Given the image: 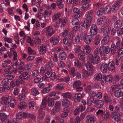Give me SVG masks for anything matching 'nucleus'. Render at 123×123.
Wrapping results in <instances>:
<instances>
[{
	"label": "nucleus",
	"mask_w": 123,
	"mask_h": 123,
	"mask_svg": "<svg viewBox=\"0 0 123 123\" xmlns=\"http://www.w3.org/2000/svg\"><path fill=\"white\" fill-rule=\"evenodd\" d=\"M87 59L89 63L97 64L100 61V58L98 55L93 56L91 54L88 55Z\"/></svg>",
	"instance_id": "nucleus-1"
},
{
	"label": "nucleus",
	"mask_w": 123,
	"mask_h": 123,
	"mask_svg": "<svg viewBox=\"0 0 123 123\" xmlns=\"http://www.w3.org/2000/svg\"><path fill=\"white\" fill-rule=\"evenodd\" d=\"M111 11V6H108L105 8L102 7L100 8L97 12V14L98 16H100L104 14H106L109 13Z\"/></svg>",
	"instance_id": "nucleus-2"
},
{
	"label": "nucleus",
	"mask_w": 123,
	"mask_h": 123,
	"mask_svg": "<svg viewBox=\"0 0 123 123\" xmlns=\"http://www.w3.org/2000/svg\"><path fill=\"white\" fill-rule=\"evenodd\" d=\"M101 51L100 54L102 56H105L106 54H108L110 52V48L109 46L105 47L101 46L100 47Z\"/></svg>",
	"instance_id": "nucleus-3"
},
{
	"label": "nucleus",
	"mask_w": 123,
	"mask_h": 123,
	"mask_svg": "<svg viewBox=\"0 0 123 123\" xmlns=\"http://www.w3.org/2000/svg\"><path fill=\"white\" fill-rule=\"evenodd\" d=\"M107 82L113 83L112 81V77L111 75H109L105 76L103 75V77L102 79L101 82V83L102 85L103 86Z\"/></svg>",
	"instance_id": "nucleus-4"
},
{
	"label": "nucleus",
	"mask_w": 123,
	"mask_h": 123,
	"mask_svg": "<svg viewBox=\"0 0 123 123\" xmlns=\"http://www.w3.org/2000/svg\"><path fill=\"white\" fill-rule=\"evenodd\" d=\"M44 32L46 33V35L49 36H51L55 32L52 27L48 26L46 27L44 30Z\"/></svg>",
	"instance_id": "nucleus-5"
},
{
	"label": "nucleus",
	"mask_w": 123,
	"mask_h": 123,
	"mask_svg": "<svg viewBox=\"0 0 123 123\" xmlns=\"http://www.w3.org/2000/svg\"><path fill=\"white\" fill-rule=\"evenodd\" d=\"M19 80L21 81V83L23 84L24 82L23 79L27 80L30 78V75L27 72H23L19 76Z\"/></svg>",
	"instance_id": "nucleus-6"
},
{
	"label": "nucleus",
	"mask_w": 123,
	"mask_h": 123,
	"mask_svg": "<svg viewBox=\"0 0 123 123\" xmlns=\"http://www.w3.org/2000/svg\"><path fill=\"white\" fill-rule=\"evenodd\" d=\"M92 20V17L91 16H87L83 23L84 26L85 28L87 29L90 26Z\"/></svg>",
	"instance_id": "nucleus-7"
},
{
	"label": "nucleus",
	"mask_w": 123,
	"mask_h": 123,
	"mask_svg": "<svg viewBox=\"0 0 123 123\" xmlns=\"http://www.w3.org/2000/svg\"><path fill=\"white\" fill-rule=\"evenodd\" d=\"M81 13L76 15H74L73 17L74 19L72 21V24L73 25H78L79 24V22L78 18L81 16Z\"/></svg>",
	"instance_id": "nucleus-8"
},
{
	"label": "nucleus",
	"mask_w": 123,
	"mask_h": 123,
	"mask_svg": "<svg viewBox=\"0 0 123 123\" xmlns=\"http://www.w3.org/2000/svg\"><path fill=\"white\" fill-rule=\"evenodd\" d=\"M93 103L95 104V107L97 108L102 107L104 105V102L101 100H98L97 99H94Z\"/></svg>",
	"instance_id": "nucleus-9"
},
{
	"label": "nucleus",
	"mask_w": 123,
	"mask_h": 123,
	"mask_svg": "<svg viewBox=\"0 0 123 123\" xmlns=\"http://www.w3.org/2000/svg\"><path fill=\"white\" fill-rule=\"evenodd\" d=\"M12 100V98L11 96H8V98L3 97L1 99V102L3 104L7 105Z\"/></svg>",
	"instance_id": "nucleus-10"
},
{
	"label": "nucleus",
	"mask_w": 123,
	"mask_h": 123,
	"mask_svg": "<svg viewBox=\"0 0 123 123\" xmlns=\"http://www.w3.org/2000/svg\"><path fill=\"white\" fill-rule=\"evenodd\" d=\"M9 80L7 78L4 79L2 82L1 84L3 86L5 87V88H6L7 90H9L10 88L9 86V84L8 83Z\"/></svg>",
	"instance_id": "nucleus-11"
},
{
	"label": "nucleus",
	"mask_w": 123,
	"mask_h": 123,
	"mask_svg": "<svg viewBox=\"0 0 123 123\" xmlns=\"http://www.w3.org/2000/svg\"><path fill=\"white\" fill-rule=\"evenodd\" d=\"M60 39V37L59 36L53 37L50 38V42H53V44L56 45H57L59 43Z\"/></svg>",
	"instance_id": "nucleus-12"
},
{
	"label": "nucleus",
	"mask_w": 123,
	"mask_h": 123,
	"mask_svg": "<svg viewBox=\"0 0 123 123\" xmlns=\"http://www.w3.org/2000/svg\"><path fill=\"white\" fill-rule=\"evenodd\" d=\"M90 32L92 35H96L97 32V29L96 25L95 24H92L91 27Z\"/></svg>",
	"instance_id": "nucleus-13"
},
{
	"label": "nucleus",
	"mask_w": 123,
	"mask_h": 123,
	"mask_svg": "<svg viewBox=\"0 0 123 123\" xmlns=\"http://www.w3.org/2000/svg\"><path fill=\"white\" fill-rule=\"evenodd\" d=\"M38 49L39 50V53L41 54H45L46 51V46L43 44H40L38 46Z\"/></svg>",
	"instance_id": "nucleus-14"
},
{
	"label": "nucleus",
	"mask_w": 123,
	"mask_h": 123,
	"mask_svg": "<svg viewBox=\"0 0 123 123\" xmlns=\"http://www.w3.org/2000/svg\"><path fill=\"white\" fill-rule=\"evenodd\" d=\"M90 1V0H82L81 2L82 3H85L82 5V7L81 8L82 10H85L87 9L89 7V4L88 3Z\"/></svg>",
	"instance_id": "nucleus-15"
},
{
	"label": "nucleus",
	"mask_w": 123,
	"mask_h": 123,
	"mask_svg": "<svg viewBox=\"0 0 123 123\" xmlns=\"http://www.w3.org/2000/svg\"><path fill=\"white\" fill-rule=\"evenodd\" d=\"M91 49L90 46H86L85 48V49L83 50V51H80V53L86 55L88 54L91 52Z\"/></svg>",
	"instance_id": "nucleus-16"
},
{
	"label": "nucleus",
	"mask_w": 123,
	"mask_h": 123,
	"mask_svg": "<svg viewBox=\"0 0 123 123\" xmlns=\"http://www.w3.org/2000/svg\"><path fill=\"white\" fill-rule=\"evenodd\" d=\"M108 68V65L105 63L102 64L100 67V69L102 72L105 73L107 72Z\"/></svg>",
	"instance_id": "nucleus-17"
},
{
	"label": "nucleus",
	"mask_w": 123,
	"mask_h": 123,
	"mask_svg": "<svg viewBox=\"0 0 123 123\" xmlns=\"http://www.w3.org/2000/svg\"><path fill=\"white\" fill-rule=\"evenodd\" d=\"M114 95L117 98H120L123 95V91L120 89H118L114 91Z\"/></svg>",
	"instance_id": "nucleus-18"
},
{
	"label": "nucleus",
	"mask_w": 123,
	"mask_h": 123,
	"mask_svg": "<svg viewBox=\"0 0 123 123\" xmlns=\"http://www.w3.org/2000/svg\"><path fill=\"white\" fill-rule=\"evenodd\" d=\"M108 65V68L110 71H112L114 70L115 67V63L113 62H109Z\"/></svg>",
	"instance_id": "nucleus-19"
},
{
	"label": "nucleus",
	"mask_w": 123,
	"mask_h": 123,
	"mask_svg": "<svg viewBox=\"0 0 123 123\" xmlns=\"http://www.w3.org/2000/svg\"><path fill=\"white\" fill-rule=\"evenodd\" d=\"M61 103L60 101H57L55 104V109L53 110L54 113H55L59 111L60 110V107L61 105Z\"/></svg>",
	"instance_id": "nucleus-20"
},
{
	"label": "nucleus",
	"mask_w": 123,
	"mask_h": 123,
	"mask_svg": "<svg viewBox=\"0 0 123 123\" xmlns=\"http://www.w3.org/2000/svg\"><path fill=\"white\" fill-rule=\"evenodd\" d=\"M81 97L82 95L80 93H79L75 94L74 98V101L76 103L79 102Z\"/></svg>",
	"instance_id": "nucleus-21"
},
{
	"label": "nucleus",
	"mask_w": 123,
	"mask_h": 123,
	"mask_svg": "<svg viewBox=\"0 0 123 123\" xmlns=\"http://www.w3.org/2000/svg\"><path fill=\"white\" fill-rule=\"evenodd\" d=\"M110 53L111 55H117V50L118 49L114 47L112 44L111 48L110 49Z\"/></svg>",
	"instance_id": "nucleus-22"
},
{
	"label": "nucleus",
	"mask_w": 123,
	"mask_h": 123,
	"mask_svg": "<svg viewBox=\"0 0 123 123\" xmlns=\"http://www.w3.org/2000/svg\"><path fill=\"white\" fill-rule=\"evenodd\" d=\"M114 111L112 113L114 115L118 116L120 114V110L119 107L117 106H115L114 109Z\"/></svg>",
	"instance_id": "nucleus-23"
},
{
	"label": "nucleus",
	"mask_w": 123,
	"mask_h": 123,
	"mask_svg": "<svg viewBox=\"0 0 123 123\" xmlns=\"http://www.w3.org/2000/svg\"><path fill=\"white\" fill-rule=\"evenodd\" d=\"M86 120L87 123H94L95 121L94 117L90 115L86 117Z\"/></svg>",
	"instance_id": "nucleus-24"
},
{
	"label": "nucleus",
	"mask_w": 123,
	"mask_h": 123,
	"mask_svg": "<svg viewBox=\"0 0 123 123\" xmlns=\"http://www.w3.org/2000/svg\"><path fill=\"white\" fill-rule=\"evenodd\" d=\"M122 25V23L120 20L115 22L114 24V28L115 29H118L121 27Z\"/></svg>",
	"instance_id": "nucleus-25"
},
{
	"label": "nucleus",
	"mask_w": 123,
	"mask_h": 123,
	"mask_svg": "<svg viewBox=\"0 0 123 123\" xmlns=\"http://www.w3.org/2000/svg\"><path fill=\"white\" fill-rule=\"evenodd\" d=\"M110 115L109 111L107 109H106L104 111L103 114L102 115L103 118L105 120H107Z\"/></svg>",
	"instance_id": "nucleus-26"
},
{
	"label": "nucleus",
	"mask_w": 123,
	"mask_h": 123,
	"mask_svg": "<svg viewBox=\"0 0 123 123\" xmlns=\"http://www.w3.org/2000/svg\"><path fill=\"white\" fill-rule=\"evenodd\" d=\"M53 64L51 61H49L48 63L47 64L45 65V67L46 69H49L50 71H52V68H53Z\"/></svg>",
	"instance_id": "nucleus-27"
},
{
	"label": "nucleus",
	"mask_w": 123,
	"mask_h": 123,
	"mask_svg": "<svg viewBox=\"0 0 123 123\" xmlns=\"http://www.w3.org/2000/svg\"><path fill=\"white\" fill-rule=\"evenodd\" d=\"M111 38L109 36L107 35L105 37L102 39V43L104 44H105L109 42Z\"/></svg>",
	"instance_id": "nucleus-28"
},
{
	"label": "nucleus",
	"mask_w": 123,
	"mask_h": 123,
	"mask_svg": "<svg viewBox=\"0 0 123 123\" xmlns=\"http://www.w3.org/2000/svg\"><path fill=\"white\" fill-rule=\"evenodd\" d=\"M21 65L23 66L24 63L23 62H21L20 60H19L15 62V63L13 64L12 66L13 68H16L17 67V66L19 67Z\"/></svg>",
	"instance_id": "nucleus-29"
},
{
	"label": "nucleus",
	"mask_w": 123,
	"mask_h": 123,
	"mask_svg": "<svg viewBox=\"0 0 123 123\" xmlns=\"http://www.w3.org/2000/svg\"><path fill=\"white\" fill-rule=\"evenodd\" d=\"M18 107L20 109H24L27 108V104L24 102H22L18 105Z\"/></svg>",
	"instance_id": "nucleus-30"
},
{
	"label": "nucleus",
	"mask_w": 123,
	"mask_h": 123,
	"mask_svg": "<svg viewBox=\"0 0 123 123\" xmlns=\"http://www.w3.org/2000/svg\"><path fill=\"white\" fill-rule=\"evenodd\" d=\"M62 104L63 106L66 108H68L70 105V102L68 100L65 98L62 101Z\"/></svg>",
	"instance_id": "nucleus-31"
},
{
	"label": "nucleus",
	"mask_w": 123,
	"mask_h": 123,
	"mask_svg": "<svg viewBox=\"0 0 123 123\" xmlns=\"http://www.w3.org/2000/svg\"><path fill=\"white\" fill-rule=\"evenodd\" d=\"M47 102V98H43L42 100V102L40 106L41 109H43L46 108Z\"/></svg>",
	"instance_id": "nucleus-32"
},
{
	"label": "nucleus",
	"mask_w": 123,
	"mask_h": 123,
	"mask_svg": "<svg viewBox=\"0 0 123 123\" xmlns=\"http://www.w3.org/2000/svg\"><path fill=\"white\" fill-rule=\"evenodd\" d=\"M117 41L116 43V45L114 43H112V45L118 49L119 48H120V44H121V43H120L121 41L120 40L119 38L117 37Z\"/></svg>",
	"instance_id": "nucleus-33"
},
{
	"label": "nucleus",
	"mask_w": 123,
	"mask_h": 123,
	"mask_svg": "<svg viewBox=\"0 0 123 123\" xmlns=\"http://www.w3.org/2000/svg\"><path fill=\"white\" fill-rule=\"evenodd\" d=\"M67 55L65 53L63 52H60L59 56V58L62 60H65L67 57Z\"/></svg>",
	"instance_id": "nucleus-34"
},
{
	"label": "nucleus",
	"mask_w": 123,
	"mask_h": 123,
	"mask_svg": "<svg viewBox=\"0 0 123 123\" xmlns=\"http://www.w3.org/2000/svg\"><path fill=\"white\" fill-rule=\"evenodd\" d=\"M100 35H97L95 37L94 40V43L96 45H97L100 42Z\"/></svg>",
	"instance_id": "nucleus-35"
},
{
	"label": "nucleus",
	"mask_w": 123,
	"mask_h": 123,
	"mask_svg": "<svg viewBox=\"0 0 123 123\" xmlns=\"http://www.w3.org/2000/svg\"><path fill=\"white\" fill-rule=\"evenodd\" d=\"M121 79V77L119 75H115L112 77L113 83H115L119 81Z\"/></svg>",
	"instance_id": "nucleus-36"
},
{
	"label": "nucleus",
	"mask_w": 123,
	"mask_h": 123,
	"mask_svg": "<svg viewBox=\"0 0 123 123\" xmlns=\"http://www.w3.org/2000/svg\"><path fill=\"white\" fill-rule=\"evenodd\" d=\"M64 0H58L56 2L57 5L60 9H62L63 7V5L62 4Z\"/></svg>",
	"instance_id": "nucleus-37"
},
{
	"label": "nucleus",
	"mask_w": 123,
	"mask_h": 123,
	"mask_svg": "<svg viewBox=\"0 0 123 123\" xmlns=\"http://www.w3.org/2000/svg\"><path fill=\"white\" fill-rule=\"evenodd\" d=\"M47 102L48 103V105L49 107H51L53 106L54 104V99L52 98H49Z\"/></svg>",
	"instance_id": "nucleus-38"
},
{
	"label": "nucleus",
	"mask_w": 123,
	"mask_h": 123,
	"mask_svg": "<svg viewBox=\"0 0 123 123\" xmlns=\"http://www.w3.org/2000/svg\"><path fill=\"white\" fill-rule=\"evenodd\" d=\"M32 94L34 96H36L39 94L38 90L36 88H32L31 90Z\"/></svg>",
	"instance_id": "nucleus-39"
},
{
	"label": "nucleus",
	"mask_w": 123,
	"mask_h": 123,
	"mask_svg": "<svg viewBox=\"0 0 123 123\" xmlns=\"http://www.w3.org/2000/svg\"><path fill=\"white\" fill-rule=\"evenodd\" d=\"M75 71V68H72L69 72V73L73 77L75 76L76 74Z\"/></svg>",
	"instance_id": "nucleus-40"
},
{
	"label": "nucleus",
	"mask_w": 123,
	"mask_h": 123,
	"mask_svg": "<svg viewBox=\"0 0 123 123\" xmlns=\"http://www.w3.org/2000/svg\"><path fill=\"white\" fill-rule=\"evenodd\" d=\"M120 85H112L111 87V89L113 90L114 91L119 89H121V88H120Z\"/></svg>",
	"instance_id": "nucleus-41"
},
{
	"label": "nucleus",
	"mask_w": 123,
	"mask_h": 123,
	"mask_svg": "<svg viewBox=\"0 0 123 123\" xmlns=\"http://www.w3.org/2000/svg\"><path fill=\"white\" fill-rule=\"evenodd\" d=\"M62 96L64 98H70L71 97L72 95L69 92H66L62 93Z\"/></svg>",
	"instance_id": "nucleus-42"
},
{
	"label": "nucleus",
	"mask_w": 123,
	"mask_h": 123,
	"mask_svg": "<svg viewBox=\"0 0 123 123\" xmlns=\"http://www.w3.org/2000/svg\"><path fill=\"white\" fill-rule=\"evenodd\" d=\"M55 74L54 72H52V73L51 74L50 76L51 79L53 80H57L59 78V76L55 75Z\"/></svg>",
	"instance_id": "nucleus-43"
},
{
	"label": "nucleus",
	"mask_w": 123,
	"mask_h": 123,
	"mask_svg": "<svg viewBox=\"0 0 123 123\" xmlns=\"http://www.w3.org/2000/svg\"><path fill=\"white\" fill-rule=\"evenodd\" d=\"M50 87L48 86L44 88L42 90V92L43 93H46L48 92L50 90Z\"/></svg>",
	"instance_id": "nucleus-44"
},
{
	"label": "nucleus",
	"mask_w": 123,
	"mask_h": 123,
	"mask_svg": "<svg viewBox=\"0 0 123 123\" xmlns=\"http://www.w3.org/2000/svg\"><path fill=\"white\" fill-rule=\"evenodd\" d=\"M45 115V113L43 111H41L39 112V119L42 120L44 118Z\"/></svg>",
	"instance_id": "nucleus-45"
},
{
	"label": "nucleus",
	"mask_w": 123,
	"mask_h": 123,
	"mask_svg": "<svg viewBox=\"0 0 123 123\" xmlns=\"http://www.w3.org/2000/svg\"><path fill=\"white\" fill-rule=\"evenodd\" d=\"M60 16V14H58L54 15L52 17V19L54 21H55L57 19H59Z\"/></svg>",
	"instance_id": "nucleus-46"
},
{
	"label": "nucleus",
	"mask_w": 123,
	"mask_h": 123,
	"mask_svg": "<svg viewBox=\"0 0 123 123\" xmlns=\"http://www.w3.org/2000/svg\"><path fill=\"white\" fill-rule=\"evenodd\" d=\"M7 117V115L4 113H2L0 114V119L1 120H3L6 119Z\"/></svg>",
	"instance_id": "nucleus-47"
},
{
	"label": "nucleus",
	"mask_w": 123,
	"mask_h": 123,
	"mask_svg": "<svg viewBox=\"0 0 123 123\" xmlns=\"http://www.w3.org/2000/svg\"><path fill=\"white\" fill-rule=\"evenodd\" d=\"M68 110L66 109L63 111V113L61 114V117H67L68 115Z\"/></svg>",
	"instance_id": "nucleus-48"
},
{
	"label": "nucleus",
	"mask_w": 123,
	"mask_h": 123,
	"mask_svg": "<svg viewBox=\"0 0 123 123\" xmlns=\"http://www.w3.org/2000/svg\"><path fill=\"white\" fill-rule=\"evenodd\" d=\"M29 107L30 109H33L35 105V103L33 101H31L29 103Z\"/></svg>",
	"instance_id": "nucleus-49"
},
{
	"label": "nucleus",
	"mask_w": 123,
	"mask_h": 123,
	"mask_svg": "<svg viewBox=\"0 0 123 123\" xmlns=\"http://www.w3.org/2000/svg\"><path fill=\"white\" fill-rule=\"evenodd\" d=\"M34 81L35 83H38L39 82L42 81L43 79L41 77H36L34 79Z\"/></svg>",
	"instance_id": "nucleus-50"
},
{
	"label": "nucleus",
	"mask_w": 123,
	"mask_h": 123,
	"mask_svg": "<svg viewBox=\"0 0 123 123\" xmlns=\"http://www.w3.org/2000/svg\"><path fill=\"white\" fill-rule=\"evenodd\" d=\"M80 9L76 7H74L73 9V12L76 14L74 15H76L77 14H79L80 13H81V16L82 15V13L81 12H80Z\"/></svg>",
	"instance_id": "nucleus-51"
},
{
	"label": "nucleus",
	"mask_w": 123,
	"mask_h": 123,
	"mask_svg": "<svg viewBox=\"0 0 123 123\" xmlns=\"http://www.w3.org/2000/svg\"><path fill=\"white\" fill-rule=\"evenodd\" d=\"M103 77V75H102L100 73H98L97 74L96 79L98 81H101V82L102 79V78Z\"/></svg>",
	"instance_id": "nucleus-52"
},
{
	"label": "nucleus",
	"mask_w": 123,
	"mask_h": 123,
	"mask_svg": "<svg viewBox=\"0 0 123 123\" xmlns=\"http://www.w3.org/2000/svg\"><path fill=\"white\" fill-rule=\"evenodd\" d=\"M81 85V82L80 81H75L74 84L73 85V87L74 88H75L77 87V86H80Z\"/></svg>",
	"instance_id": "nucleus-53"
},
{
	"label": "nucleus",
	"mask_w": 123,
	"mask_h": 123,
	"mask_svg": "<svg viewBox=\"0 0 123 123\" xmlns=\"http://www.w3.org/2000/svg\"><path fill=\"white\" fill-rule=\"evenodd\" d=\"M101 51V49L100 47L97 48L94 50V55H98L100 54V52Z\"/></svg>",
	"instance_id": "nucleus-54"
},
{
	"label": "nucleus",
	"mask_w": 123,
	"mask_h": 123,
	"mask_svg": "<svg viewBox=\"0 0 123 123\" xmlns=\"http://www.w3.org/2000/svg\"><path fill=\"white\" fill-rule=\"evenodd\" d=\"M117 33L118 36H120L123 34V28L119 29L117 31Z\"/></svg>",
	"instance_id": "nucleus-55"
},
{
	"label": "nucleus",
	"mask_w": 123,
	"mask_h": 123,
	"mask_svg": "<svg viewBox=\"0 0 123 123\" xmlns=\"http://www.w3.org/2000/svg\"><path fill=\"white\" fill-rule=\"evenodd\" d=\"M38 74V71L37 70H35L32 72V75L33 77H35L37 76Z\"/></svg>",
	"instance_id": "nucleus-56"
},
{
	"label": "nucleus",
	"mask_w": 123,
	"mask_h": 123,
	"mask_svg": "<svg viewBox=\"0 0 123 123\" xmlns=\"http://www.w3.org/2000/svg\"><path fill=\"white\" fill-rule=\"evenodd\" d=\"M23 116V114L21 112H19L16 114V117L17 119H21Z\"/></svg>",
	"instance_id": "nucleus-57"
},
{
	"label": "nucleus",
	"mask_w": 123,
	"mask_h": 123,
	"mask_svg": "<svg viewBox=\"0 0 123 123\" xmlns=\"http://www.w3.org/2000/svg\"><path fill=\"white\" fill-rule=\"evenodd\" d=\"M68 37L69 40H73L74 37L73 33L72 32H69L68 35Z\"/></svg>",
	"instance_id": "nucleus-58"
},
{
	"label": "nucleus",
	"mask_w": 123,
	"mask_h": 123,
	"mask_svg": "<svg viewBox=\"0 0 123 123\" xmlns=\"http://www.w3.org/2000/svg\"><path fill=\"white\" fill-rule=\"evenodd\" d=\"M86 66L87 70L89 71L92 70L93 67L92 65L90 64L86 65Z\"/></svg>",
	"instance_id": "nucleus-59"
},
{
	"label": "nucleus",
	"mask_w": 123,
	"mask_h": 123,
	"mask_svg": "<svg viewBox=\"0 0 123 123\" xmlns=\"http://www.w3.org/2000/svg\"><path fill=\"white\" fill-rule=\"evenodd\" d=\"M34 42L35 43H37L39 44L41 43V40L38 37H36L35 39H34Z\"/></svg>",
	"instance_id": "nucleus-60"
},
{
	"label": "nucleus",
	"mask_w": 123,
	"mask_h": 123,
	"mask_svg": "<svg viewBox=\"0 0 123 123\" xmlns=\"http://www.w3.org/2000/svg\"><path fill=\"white\" fill-rule=\"evenodd\" d=\"M117 55H120L123 54V48H119L117 50Z\"/></svg>",
	"instance_id": "nucleus-61"
},
{
	"label": "nucleus",
	"mask_w": 123,
	"mask_h": 123,
	"mask_svg": "<svg viewBox=\"0 0 123 123\" xmlns=\"http://www.w3.org/2000/svg\"><path fill=\"white\" fill-rule=\"evenodd\" d=\"M25 95L24 93H22L19 95V99L20 101L25 99Z\"/></svg>",
	"instance_id": "nucleus-62"
},
{
	"label": "nucleus",
	"mask_w": 123,
	"mask_h": 123,
	"mask_svg": "<svg viewBox=\"0 0 123 123\" xmlns=\"http://www.w3.org/2000/svg\"><path fill=\"white\" fill-rule=\"evenodd\" d=\"M103 32L105 33H106L107 34L110 33V31L109 30V27H105L103 29Z\"/></svg>",
	"instance_id": "nucleus-63"
},
{
	"label": "nucleus",
	"mask_w": 123,
	"mask_h": 123,
	"mask_svg": "<svg viewBox=\"0 0 123 123\" xmlns=\"http://www.w3.org/2000/svg\"><path fill=\"white\" fill-rule=\"evenodd\" d=\"M86 33L84 32H82L80 35V36L81 40H83L84 39L85 40L86 36Z\"/></svg>",
	"instance_id": "nucleus-64"
}]
</instances>
